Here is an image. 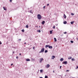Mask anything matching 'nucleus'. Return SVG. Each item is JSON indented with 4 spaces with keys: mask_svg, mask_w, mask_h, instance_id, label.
<instances>
[{
    "mask_svg": "<svg viewBox=\"0 0 78 78\" xmlns=\"http://www.w3.org/2000/svg\"><path fill=\"white\" fill-rule=\"evenodd\" d=\"M37 18H38V19L41 20V19H42V16H41V15L38 14L37 16Z\"/></svg>",
    "mask_w": 78,
    "mask_h": 78,
    "instance_id": "nucleus-1",
    "label": "nucleus"
},
{
    "mask_svg": "<svg viewBox=\"0 0 78 78\" xmlns=\"http://www.w3.org/2000/svg\"><path fill=\"white\" fill-rule=\"evenodd\" d=\"M44 50H45V49H44V48H42L41 49V51L39 52V53H44Z\"/></svg>",
    "mask_w": 78,
    "mask_h": 78,
    "instance_id": "nucleus-2",
    "label": "nucleus"
},
{
    "mask_svg": "<svg viewBox=\"0 0 78 78\" xmlns=\"http://www.w3.org/2000/svg\"><path fill=\"white\" fill-rule=\"evenodd\" d=\"M43 60H44V59H43V58H40V63L42 62V61Z\"/></svg>",
    "mask_w": 78,
    "mask_h": 78,
    "instance_id": "nucleus-3",
    "label": "nucleus"
},
{
    "mask_svg": "<svg viewBox=\"0 0 78 78\" xmlns=\"http://www.w3.org/2000/svg\"><path fill=\"white\" fill-rule=\"evenodd\" d=\"M67 64V61L64 62H63V64Z\"/></svg>",
    "mask_w": 78,
    "mask_h": 78,
    "instance_id": "nucleus-4",
    "label": "nucleus"
},
{
    "mask_svg": "<svg viewBox=\"0 0 78 78\" xmlns=\"http://www.w3.org/2000/svg\"><path fill=\"white\" fill-rule=\"evenodd\" d=\"M46 67H47V69H48V68H49V67H50V65H49V64L47 65Z\"/></svg>",
    "mask_w": 78,
    "mask_h": 78,
    "instance_id": "nucleus-5",
    "label": "nucleus"
},
{
    "mask_svg": "<svg viewBox=\"0 0 78 78\" xmlns=\"http://www.w3.org/2000/svg\"><path fill=\"white\" fill-rule=\"evenodd\" d=\"M45 23V21H43L41 23L42 24H43V25H44V24Z\"/></svg>",
    "mask_w": 78,
    "mask_h": 78,
    "instance_id": "nucleus-6",
    "label": "nucleus"
},
{
    "mask_svg": "<svg viewBox=\"0 0 78 78\" xmlns=\"http://www.w3.org/2000/svg\"><path fill=\"white\" fill-rule=\"evenodd\" d=\"M63 17L64 18V19H66V15L65 14H64V16H63Z\"/></svg>",
    "mask_w": 78,
    "mask_h": 78,
    "instance_id": "nucleus-7",
    "label": "nucleus"
},
{
    "mask_svg": "<svg viewBox=\"0 0 78 78\" xmlns=\"http://www.w3.org/2000/svg\"><path fill=\"white\" fill-rule=\"evenodd\" d=\"M49 48H53V47H52V46H49Z\"/></svg>",
    "mask_w": 78,
    "mask_h": 78,
    "instance_id": "nucleus-8",
    "label": "nucleus"
},
{
    "mask_svg": "<svg viewBox=\"0 0 78 78\" xmlns=\"http://www.w3.org/2000/svg\"><path fill=\"white\" fill-rule=\"evenodd\" d=\"M3 8L4 10H5V11H6L7 10L6 9V8H5V7H3Z\"/></svg>",
    "mask_w": 78,
    "mask_h": 78,
    "instance_id": "nucleus-9",
    "label": "nucleus"
},
{
    "mask_svg": "<svg viewBox=\"0 0 78 78\" xmlns=\"http://www.w3.org/2000/svg\"><path fill=\"white\" fill-rule=\"evenodd\" d=\"M54 39L55 42H56V41H57V40H56V38H54Z\"/></svg>",
    "mask_w": 78,
    "mask_h": 78,
    "instance_id": "nucleus-10",
    "label": "nucleus"
},
{
    "mask_svg": "<svg viewBox=\"0 0 78 78\" xmlns=\"http://www.w3.org/2000/svg\"><path fill=\"white\" fill-rule=\"evenodd\" d=\"M63 60H64V59L62 58H61L60 59L61 61H63Z\"/></svg>",
    "mask_w": 78,
    "mask_h": 78,
    "instance_id": "nucleus-11",
    "label": "nucleus"
},
{
    "mask_svg": "<svg viewBox=\"0 0 78 78\" xmlns=\"http://www.w3.org/2000/svg\"><path fill=\"white\" fill-rule=\"evenodd\" d=\"M27 61H30V59H26Z\"/></svg>",
    "mask_w": 78,
    "mask_h": 78,
    "instance_id": "nucleus-12",
    "label": "nucleus"
},
{
    "mask_svg": "<svg viewBox=\"0 0 78 78\" xmlns=\"http://www.w3.org/2000/svg\"><path fill=\"white\" fill-rule=\"evenodd\" d=\"M30 13H32V14H33V10H30Z\"/></svg>",
    "mask_w": 78,
    "mask_h": 78,
    "instance_id": "nucleus-13",
    "label": "nucleus"
},
{
    "mask_svg": "<svg viewBox=\"0 0 78 78\" xmlns=\"http://www.w3.org/2000/svg\"><path fill=\"white\" fill-rule=\"evenodd\" d=\"M73 23H74V21L71 22H70L71 24H73Z\"/></svg>",
    "mask_w": 78,
    "mask_h": 78,
    "instance_id": "nucleus-14",
    "label": "nucleus"
},
{
    "mask_svg": "<svg viewBox=\"0 0 78 78\" xmlns=\"http://www.w3.org/2000/svg\"><path fill=\"white\" fill-rule=\"evenodd\" d=\"M50 34H52V32H53V30H51L50 31Z\"/></svg>",
    "mask_w": 78,
    "mask_h": 78,
    "instance_id": "nucleus-15",
    "label": "nucleus"
},
{
    "mask_svg": "<svg viewBox=\"0 0 78 78\" xmlns=\"http://www.w3.org/2000/svg\"><path fill=\"white\" fill-rule=\"evenodd\" d=\"M37 32H39V33H41V30H37Z\"/></svg>",
    "mask_w": 78,
    "mask_h": 78,
    "instance_id": "nucleus-16",
    "label": "nucleus"
},
{
    "mask_svg": "<svg viewBox=\"0 0 78 78\" xmlns=\"http://www.w3.org/2000/svg\"><path fill=\"white\" fill-rule=\"evenodd\" d=\"M72 59V57H69V58H68V59Z\"/></svg>",
    "mask_w": 78,
    "mask_h": 78,
    "instance_id": "nucleus-17",
    "label": "nucleus"
},
{
    "mask_svg": "<svg viewBox=\"0 0 78 78\" xmlns=\"http://www.w3.org/2000/svg\"><path fill=\"white\" fill-rule=\"evenodd\" d=\"M64 24H66L67 23V22L66 21H65L63 23Z\"/></svg>",
    "mask_w": 78,
    "mask_h": 78,
    "instance_id": "nucleus-18",
    "label": "nucleus"
},
{
    "mask_svg": "<svg viewBox=\"0 0 78 78\" xmlns=\"http://www.w3.org/2000/svg\"><path fill=\"white\" fill-rule=\"evenodd\" d=\"M49 47V45H46L45 46L46 48H47V47Z\"/></svg>",
    "mask_w": 78,
    "mask_h": 78,
    "instance_id": "nucleus-19",
    "label": "nucleus"
},
{
    "mask_svg": "<svg viewBox=\"0 0 78 78\" xmlns=\"http://www.w3.org/2000/svg\"><path fill=\"white\" fill-rule=\"evenodd\" d=\"M22 32H25V30H24V29L22 30Z\"/></svg>",
    "mask_w": 78,
    "mask_h": 78,
    "instance_id": "nucleus-20",
    "label": "nucleus"
},
{
    "mask_svg": "<svg viewBox=\"0 0 78 78\" xmlns=\"http://www.w3.org/2000/svg\"><path fill=\"white\" fill-rule=\"evenodd\" d=\"M26 28H28V25H27L26 26Z\"/></svg>",
    "mask_w": 78,
    "mask_h": 78,
    "instance_id": "nucleus-21",
    "label": "nucleus"
},
{
    "mask_svg": "<svg viewBox=\"0 0 78 78\" xmlns=\"http://www.w3.org/2000/svg\"><path fill=\"white\" fill-rule=\"evenodd\" d=\"M47 52H48V51H47V50H46L44 51L45 53H47Z\"/></svg>",
    "mask_w": 78,
    "mask_h": 78,
    "instance_id": "nucleus-22",
    "label": "nucleus"
},
{
    "mask_svg": "<svg viewBox=\"0 0 78 78\" xmlns=\"http://www.w3.org/2000/svg\"><path fill=\"white\" fill-rule=\"evenodd\" d=\"M40 72L41 73H42V72H43V70H42V69L41 70H40Z\"/></svg>",
    "mask_w": 78,
    "mask_h": 78,
    "instance_id": "nucleus-23",
    "label": "nucleus"
},
{
    "mask_svg": "<svg viewBox=\"0 0 78 78\" xmlns=\"http://www.w3.org/2000/svg\"><path fill=\"white\" fill-rule=\"evenodd\" d=\"M52 58H56V57H55V56H52Z\"/></svg>",
    "mask_w": 78,
    "mask_h": 78,
    "instance_id": "nucleus-24",
    "label": "nucleus"
},
{
    "mask_svg": "<svg viewBox=\"0 0 78 78\" xmlns=\"http://www.w3.org/2000/svg\"><path fill=\"white\" fill-rule=\"evenodd\" d=\"M71 14L72 16H74V14L73 13H71Z\"/></svg>",
    "mask_w": 78,
    "mask_h": 78,
    "instance_id": "nucleus-25",
    "label": "nucleus"
},
{
    "mask_svg": "<svg viewBox=\"0 0 78 78\" xmlns=\"http://www.w3.org/2000/svg\"><path fill=\"white\" fill-rule=\"evenodd\" d=\"M53 29H55V26H54L53 27Z\"/></svg>",
    "mask_w": 78,
    "mask_h": 78,
    "instance_id": "nucleus-26",
    "label": "nucleus"
},
{
    "mask_svg": "<svg viewBox=\"0 0 78 78\" xmlns=\"http://www.w3.org/2000/svg\"><path fill=\"white\" fill-rule=\"evenodd\" d=\"M70 42H71V43H73V41H70Z\"/></svg>",
    "mask_w": 78,
    "mask_h": 78,
    "instance_id": "nucleus-27",
    "label": "nucleus"
},
{
    "mask_svg": "<svg viewBox=\"0 0 78 78\" xmlns=\"http://www.w3.org/2000/svg\"><path fill=\"white\" fill-rule=\"evenodd\" d=\"M75 59L74 58H72V61H75Z\"/></svg>",
    "mask_w": 78,
    "mask_h": 78,
    "instance_id": "nucleus-28",
    "label": "nucleus"
},
{
    "mask_svg": "<svg viewBox=\"0 0 78 78\" xmlns=\"http://www.w3.org/2000/svg\"><path fill=\"white\" fill-rule=\"evenodd\" d=\"M48 78V76H45V78Z\"/></svg>",
    "mask_w": 78,
    "mask_h": 78,
    "instance_id": "nucleus-29",
    "label": "nucleus"
},
{
    "mask_svg": "<svg viewBox=\"0 0 78 78\" xmlns=\"http://www.w3.org/2000/svg\"><path fill=\"white\" fill-rule=\"evenodd\" d=\"M64 34H67V32H64Z\"/></svg>",
    "mask_w": 78,
    "mask_h": 78,
    "instance_id": "nucleus-30",
    "label": "nucleus"
},
{
    "mask_svg": "<svg viewBox=\"0 0 78 78\" xmlns=\"http://www.w3.org/2000/svg\"><path fill=\"white\" fill-rule=\"evenodd\" d=\"M43 8L44 9H45V6H44V7H43Z\"/></svg>",
    "mask_w": 78,
    "mask_h": 78,
    "instance_id": "nucleus-31",
    "label": "nucleus"
},
{
    "mask_svg": "<svg viewBox=\"0 0 78 78\" xmlns=\"http://www.w3.org/2000/svg\"><path fill=\"white\" fill-rule=\"evenodd\" d=\"M18 41H21V39H19V40H18Z\"/></svg>",
    "mask_w": 78,
    "mask_h": 78,
    "instance_id": "nucleus-32",
    "label": "nucleus"
},
{
    "mask_svg": "<svg viewBox=\"0 0 78 78\" xmlns=\"http://www.w3.org/2000/svg\"><path fill=\"white\" fill-rule=\"evenodd\" d=\"M35 48V47H33V49H34Z\"/></svg>",
    "mask_w": 78,
    "mask_h": 78,
    "instance_id": "nucleus-33",
    "label": "nucleus"
},
{
    "mask_svg": "<svg viewBox=\"0 0 78 78\" xmlns=\"http://www.w3.org/2000/svg\"><path fill=\"white\" fill-rule=\"evenodd\" d=\"M10 2H12V0H10Z\"/></svg>",
    "mask_w": 78,
    "mask_h": 78,
    "instance_id": "nucleus-34",
    "label": "nucleus"
},
{
    "mask_svg": "<svg viewBox=\"0 0 78 78\" xmlns=\"http://www.w3.org/2000/svg\"><path fill=\"white\" fill-rule=\"evenodd\" d=\"M18 58V56H16V59H17Z\"/></svg>",
    "mask_w": 78,
    "mask_h": 78,
    "instance_id": "nucleus-35",
    "label": "nucleus"
},
{
    "mask_svg": "<svg viewBox=\"0 0 78 78\" xmlns=\"http://www.w3.org/2000/svg\"><path fill=\"white\" fill-rule=\"evenodd\" d=\"M66 72H69V70H66Z\"/></svg>",
    "mask_w": 78,
    "mask_h": 78,
    "instance_id": "nucleus-36",
    "label": "nucleus"
},
{
    "mask_svg": "<svg viewBox=\"0 0 78 78\" xmlns=\"http://www.w3.org/2000/svg\"><path fill=\"white\" fill-rule=\"evenodd\" d=\"M0 44H2V42L0 41Z\"/></svg>",
    "mask_w": 78,
    "mask_h": 78,
    "instance_id": "nucleus-37",
    "label": "nucleus"
},
{
    "mask_svg": "<svg viewBox=\"0 0 78 78\" xmlns=\"http://www.w3.org/2000/svg\"><path fill=\"white\" fill-rule=\"evenodd\" d=\"M49 5V4H47V6H48Z\"/></svg>",
    "mask_w": 78,
    "mask_h": 78,
    "instance_id": "nucleus-38",
    "label": "nucleus"
},
{
    "mask_svg": "<svg viewBox=\"0 0 78 78\" xmlns=\"http://www.w3.org/2000/svg\"><path fill=\"white\" fill-rule=\"evenodd\" d=\"M61 67H62V66H61L60 67V68H61Z\"/></svg>",
    "mask_w": 78,
    "mask_h": 78,
    "instance_id": "nucleus-39",
    "label": "nucleus"
},
{
    "mask_svg": "<svg viewBox=\"0 0 78 78\" xmlns=\"http://www.w3.org/2000/svg\"><path fill=\"white\" fill-rule=\"evenodd\" d=\"M51 59H54V58H53V57H52V58H51Z\"/></svg>",
    "mask_w": 78,
    "mask_h": 78,
    "instance_id": "nucleus-40",
    "label": "nucleus"
},
{
    "mask_svg": "<svg viewBox=\"0 0 78 78\" xmlns=\"http://www.w3.org/2000/svg\"><path fill=\"white\" fill-rule=\"evenodd\" d=\"M12 65H13V64H11V66H12Z\"/></svg>",
    "mask_w": 78,
    "mask_h": 78,
    "instance_id": "nucleus-41",
    "label": "nucleus"
},
{
    "mask_svg": "<svg viewBox=\"0 0 78 78\" xmlns=\"http://www.w3.org/2000/svg\"><path fill=\"white\" fill-rule=\"evenodd\" d=\"M13 53H14V51H13Z\"/></svg>",
    "mask_w": 78,
    "mask_h": 78,
    "instance_id": "nucleus-42",
    "label": "nucleus"
},
{
    "mask_svg": "<svg viewBox=\"0 0 78 78\" xmlns=\"http://www.w3.org/2000/svg\"><path fill=\"white\" fill-rule=\"evenodd\" d=\"M20 55H21V53L20 54Z\"/></svg>",
    "mask_w": 78,
    "mask_h": 78,
    "instance_id": "nucleus-43",
    "label": "nucleus"
},
{
    "mask_svg": "<svg viewBox=\"0 0 78 78\" xmlns=\"http://www.w3.org/2000/svg\"><path fill=\"white\" fill-rule=\"evenodd\" d=\"M53 73H55V71H53Z\"/></svg>",
    "mask_w": 78,
    "mask_h": 78,
    "instance_id": "nucleus-44",
    "label": "nucleus"
},
{
    "mask_svg": "<svg viewBox=\"0 0 78 78\" xmlns=\"http://www.w3.org/2000/svg\"><path fill=\"white\" fill-rule=\"evenodd\" d=\"M26 42L24 43V44H26Z\"/></svg>",
    "mask_w": 78,
    "mask_h": 78,
    "instance_id": "nucleus-45",
    "label": "nucleus"
},
{
    "mask_svg": "<svg viewBox=\"0 0 78 78\" xmlns=\"http://www.w3.org/2000/svg\"><path fill=\"white\" fill-rule=\"evenodd\" d=\"M77 69H78V66H77Z\"/></svg>",
    "mask_w": 78,
    "mask_h": 78,
    "instance_id": "nucleus-46",
    "label": "nucleus"
},
{
    "mask_svg": "<svg viewBox=\"0 0 78 78\" xmlns=\"http://www.w3.org/2000/svg\"><path fill=\"white\" fill-rule=\"evenodd\" d=\"M39 27H41V26H39Z\"/></svg>",
    "mask_w": 78,
    "mask_h": 78,
    "instance_id": "nucleus-47",
    "label": "nucleus"
},
{
    "mask_svg": "<svg viewBox=\"0 0 78 78\" xmlns=\"http://www.w3.org/2000/svg\"><path fill=\"white\" fill-rule=\"evenodd\" d=\"M76 69H77V68H76Z\"/></svg>",
    "mask_w": 78,
    "mask_h": 78,
    "instance_id": "nucleus-48",
    "label": "nucleus"
}]
</instances>
